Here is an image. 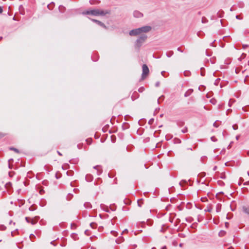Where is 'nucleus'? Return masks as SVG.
Returning a JSON list of instances; mask_svg holds the SVG:
<instances>
[{
    "label": "nucleus",
    "mask_w": 249,
    "mask_h": 249,
    "mask_svg": "<svg viewBox=\"0 0 249 249\" xmlns=\"http://www.w3.org/2000/svg\"><path fill=\"white\" fill-rule=\"evenodd\" d=\"M164 99V95H161L160 97L159 98V99H158V102L159 104L160 103V102L163 101V100Z\"/></svg>",
    "instance_id": "21"
},
{
    "label": "nucleus",
    "mask_w": 249,
    "mask_h": 249,
    "mask_svg": "<svg viewBox=\"0 0 249 249\" xmlns=\"http://www.w3.org/2000/svg\"><path fill=\"white\" fill-rule=\"evenodd\" d=\"M219 80H220V79H219V78H217V79H216V80L215 81L214 84H215V85H218V82H219Z\"/></svg>",
    "instance_id": "49"
},
{
    "label": "nucleus",
    "mask_w": 249,
    "mask_h": 249,
    "mask_svg": "<svg viewBox=\"0 0 249 249\" xmlns=\"http://www.w3.org/2000/svg\"><path fill=\"white\" fill-rule=\"evenodd\" d=\"M55 176L57 179H58L61 177V174L60 172H56L55 174Z\"/></svg>",
    "instance_id": "22"
},
{
    "label": "nucleus",
    "mask_w": 249,
    "mask_h": 249,
    "mask_svg": "<svg viewBox=\"0 0 249 249\" xmlns=\"http://www.w3.org/2000/svg\"><path fill=\"white\" fill-rule=\"evenodd\" d=\"M177 50L179 52H180L181 53L183 52V51L181 49V48L180 47H178V49H177Z\"/></svg>",
    "instance_id": "59"
},
{
    "label": "nucleus",
    "mask_w": 249,
    "mask_h": 249,
    "mask_svg": "<svg viewBox=\"0 0 249 249\" xmlns=\"http://www.w3.org/2000/svg\"><path fill=\"white\" fill-rule=\"evenodd\" d=\"M211 211H212V208H208L207 209L205 210V212H211Z\"/></svg>",
    "instance_id": "54"
},
{
    "label": "nucleus",
    "mask_w": 249,
    "mask_h": 249,
    "mask_svg": "<svg viewBox=\"0 0 249 249\" xmlns=\"http://www.w3.org/2000/svg\"><path fill=\"white\" fill-rule=\"evenodd\" d=\"M90 227H91L92 228H93V229H95V228H96V227H97V224H96V223H93V222L91 223H90Z\"/></svg>",
    "instance_id": "29"
},
{
    "label": "nucleus",
    "mask_w": 249,
    "mask_h": 249,
    "mask_svg": "<svg viewBox=\"0 0 249 249\" xmlns=\"http://www.w3.org/2000/svg\"><path fill=\"white\" fill-rule=\"evenodd\" d=\"M243 212L249 215V206H244L242 207Z\"/></svg>",
    "instance_id": "10"
},
{
    "label": "nucleus",
    "mask_w": 249,
    "mask_h": 249,
    "mask_svg": "<svg viewBox=\"0 0 249 249\" xmlns=\"http://www.w3.org/2000/svg\"><path fill=\"white\" fill-rule=\"evenodd\" d=\"M89 3L90 4H98L100 3V1L99 0H89Z\"/></svg>",
    "instance_id": "15"
},
{
    "label": "nucleus",
    "mask_w": 249,
    "mask_h": 249,
    "mask_svg": "<svg viewBox=\"0 0 249 249\" xmlns=\"http://www.w3.org/2000/svg\"><path fill=\"white\" fill-rule=\"evenodd\" d=\"M225 164H226V166H231V163H230V162H226V163H225Z\"/></svg>",
    "instance_id": "63"
},
{
    "label": "nucleus",
    "mask_w": 249,
    "mask_h": 249,
    "mask_svg": "<svg viewBox=\"0 0 249 249\" xmlns=\"http://www.w3.org/2000/svg\"><path fill=\"white\" fill-rule=\"evenodd\" d=\"M201 72L200 74L201 76H203L205 75V69L203 67L200 68Z\"/></svg>",
    "instance_id": "24"
},
{
    "label": "nucleus",
    "mask_w": 249,
    "mask_h": 249,
    "mask_svg": "<svg viewBox=\"0 0 249 249\" xmlns=\"http://www.w3.org/2000/svg\"><path fill=\"white\" fill-rule=\"evenodd\" d=\"M152 224V222L151 221V220L148 219L147 220V225H149V226H150Z\"/></svg>",
    "instance_id": "48"
},
{
    "label": "nucleus",
    "mask_w": 249,
    "mask_h": 249,
    "mask_svg": "<svg viewBox=\"0 0 249 249\" xmlns=\"http://www.w3.org/2000/svg\"><path fill=\"white\" fill-rule=\"evenodd\" d=\"M35 237H36V236L34 234H31L30 235V238L31 239V240H33Z\"/></svg>",
    "instance_id": "50"
},
{
    "label": "nucleus",
    "mask_w": 249,
    "mask_h": 249,
    "mask_svg": "<svg viewBox=\"0 0 249 249\" xmlns=\"http://www.w3.org/2000/svg\"><path fill=\"white\" fill-rule=\"evenodd\" d=\"M160 82H159V81H158V82H157L156 83V84H155V86H156V87H158L160 86Z\"/></svg>",
    "instance_id": "52"
},
{
    "label": "nucleus",
    "mask_w": 249,
    "mask_h": 249,
    "mask_svg": "<svg viewBox=\"0 0 249 249\" xmlns=\"http://www.w3.org/2000/svg\"><path fill=\"white\" fill-rule=\"evenodd\" d=\"M19 11L21 14L24 15V14H25L24 8L22 5H20L19 6Z\"/></svg>",
    "instance_id": "16"
},
{
    "label": "nucleus",
    "mask_w": 249,
    "mask_h": 249,
    "mask_svg": "<svg viewBox=\"0 0 249 249\" xmlns=\"http://www.w3.org/2000/svg\"><path fill=\"white\" fill-rule=\"evenodd\" d=\"M11 186H12V184L10 182H8L6 184H5V187L7 189H9L11 187Z\"/></svg>",
    "instance_id": "30"
},
{
    "label": "nucleus",
    "mask_w": 249,
    "mask_h": 249,
    "mask_svg": "<svg viewBox=\"0 0 249 249\" xmlns=\"http://www.w3.org/2000/svg\"><path fill=\"white\" fill-rule=\"evenodd\" d=\"M165 73L166 72L165 71H161V74L163 76L166 77V76L165 75Z\"/></svg>",
    "instance_id": "55"
},
{
    "label": "nucleus",
    "mask_w": 249,
    "mask_h": 249,
    "mask_svg": "<svg viewBox=\"0 0 249 249\" xmlns=\"http://www.w3.org/2000/svg\"><path fill=\"white\" fill-rule=\"evenodd\" d=\"M9 149L11 150H13V151H15L16 153H18L19 152V150L15 147H11Z\"/></svg>",
    "instance_id": "31"
},
{
    "label": "nucleus",
    "mask_w": 249,
    "mask_h": 249,
    "mask_svg": "<svg viewBox=\"0 0 249 249\" xmlns=\"http://www.w3.org/2000/svg\"><path fill=\"white\" fill-rule=\"evenodd\" d=\"M193 92V89H189L185 93L184 96L185 97L189 96Z\"/></svg>",
    "instance_id": "12"
},
{
    "label": "nucleus",
    "mask_w": 249,
    "mask_h": 249,
    "mask_svg": "<svg viewBox=\"0 0 249 249\" xmlns=\"http://www.w3.org/2000/svg\"><path fill=\"white\" fill-rule=\"evenodd\" d=\"M174 140L175 141V143H180L181 142V140L178 138H175Z\"/></svg>",
    "instance_id": "37"
},
{
    "label": "nucleus",
    "mask_w": 249,
    "mask_h": 249,
    "mask_svg": "<svg viewBox=\"0 0 249 249\" xmlns=\"http://www.w3.org/2000/svg\"><path fill=\"white\" fill-rule=\"evenodd\" d=\"M249 46L248 45H243V49H245L247 47H248Z\"/></svg>",
    "instance_id": "64"
},
{
    "label": "nucleus",
    "mask_w": 249,
    "mask_h": 249,
    "mask_svg": "<svg viewBox=\"0 0 249 249\" xmlns=\"http://www.w3.org/2000/svg\"><path fill=\"white\" fill-rule=\"evenodd\" d=\"M39 217L37 216L35 217L34 218H31L29 217H26L25 220L28 223H31L32 224L34 225L37 223V221L39 220Z\"/></svg>",
    "instance_id": "3"
},
{
    "label": "nucleus",
    "mask_w": 249,
    "mask_h": 249,
    "mask_svg": "<svg viewBox=\"0 0 249 249\" xmlns=\"http://www.w3.org/2000/svg\"><path fill=\"white\" fill-rule=\"evenodd\" d=\"M210 102L212 104H213V105H215L216 104V100L215 99L213 98V99L210 100Z\"/></svg>",
    "instance_id": "39"
},
{
    "label": "nucleus",
    "mask_w": 249,
    "mask_h": 249,
    "mask_svg": "<svg viewBox=\"0 0 249 249\" xmlns=\"http://www.w3.org/2000/svg\"><path fill=\"white\" fill-rule=\"evenodd\" d=\"M89 19H91L93 22L96 23L98 25L102 27L104 29H107V28L106 26V25L104 23L102 22L101 21H100L99 20H96V19H92V18H89Z\"/></svg>",
    "instance_id": "7"
},
{
    "label": "nucleus",
    "mask_w": 249,
    "mask_h": 249,
    "mask_svg": "<svg viewBox=\"0 0 249 249\" xmlns=\"http://www.w3.org/2000/svg\"><path fill=\"white\" fill-rule=\"evenodd\" d=\"M164 231V229L163 227H161L160 228V232H163Z\"/></svg>",
    "instance_id": "57"
},
{
    "label": "nucleus",
    "mask_w": 249,
    "mask_h": 249,
    "mask_svg": "<svg viewBox=\"0 0 249 249\" xmlns=\"http://www.w3.org/2000/svg\"><path fill=\"white\" fill-rule=\"evenodd\" d=\"M129 127H130V125L127 123H124L122 124V127L123 130H126V129L129 128Z\"/></svg>",
    "instance_id": "11"
},
{
    "label": "nucleus",
    "mask_w": 249,
    "mask_h": 249,
    "mask_svg": "<svg viewBox=\"0 0 249 249\" xmlns=\"http://www.w3.org/2000/svg\"><path fill=\"white\" fill-rule=\"evenodd\" d=\"M99 167H100V166H99V165L94 166L93 167V169H94L95 170H97V171H100V169H99ZM101 171H102V169H101Z\"/></svg>",
    "instance_id": "40"
},
{
    "label": "nucleus",
    "mask_w": 249,
    "mask_h": 249,
    "mask_svg": "<svg viewBox=\"0 0 249 249\" xmlns=\"http://www.w3.org/2000/svg\"><path fill=\"white\" fill-rule=\"evenodd\" d=\"M97 11L98 12V16H105L107 14H110L111 13L110 10H102L98 9Z\"/></svg>",
    "instance_id": "6"
},
{
    "label": "nucleus",
    "mask_w": 249,
    "mask_h": 249,
    "mask_svg": "<svg viewBox=\"0 0 249 249\" xmlns=\"http://www.w3.org/2000/svg\"><path fill=\"white\" fill-rule=\"evenodd\" d=\"M111 142H113V143H114L115 142H116V137L115 135H111Z\"/></svg>",
    "instance_id": "23"
},
{
    "label": "nucleus",
    "mask_w": 249,
    "mask_h": 249,
    "mask_svg": "<svg viewBox=\"0 0 249 249\" xmlns=\"http://www.w3.org/2000/svg\"><path fill=\"white\" fill-rule=\"evenodd\" d=\"M109 127V125L108 124L105 125L103 128L102 130L104 132H106L107 131V129Z\"/></svg>",
    "instance_id": "27"
},
{
    "label": "nucleus",
    "mask_w": 249,
    "mask_h": 249,
    "mask_svg": "<svg viewBox=\"0 0 249 249\" xmlns=\"http://www.w3.org/2000/svg\"><path fill=\"white\" fill-rule=\"evenodd\" d=\"M39 217L37 216L35 217L34 218H31L29 217H26L25 220L28 223H31L32 224L34 225L37 223V221L39 220Z\"/></svg>",
    "instance_id": "4"
},
{
    "label": "nucleus",
    "mask_w": 249,
    "mask_h": 249,
    "mask_svg": "<svg viewBox=\"0 0 249 249\" xmlns=\"http://www.w3.org/2000/svg\"><path fill=\"white\" fill-rule=\"evenodd\" d=\"M242 109L245 111L247 112L249 111V106H246L242 107Z\"/></svg>",
    "instance_id": "25"
},
{
    "label": "nucleus",
    "mask_w": 249,
    "mask_h": 249,
    "mask_svg": "<svg viewBox=\"0 0 249 249\" xmlns=\"http://www.w3.org/2000/svg\"><path fill=\"white\" fill-rule=\"evenodd\" d=\"M232 143H233V142H231V143H230V144L228 145V146L227 148H228V149H230V148L231 147V145H232Z\"/></svg>",
    "instance_id": "56"
},
{
    "label": "nucleus",
    "mask_w": 249,
    "mask_h": 249,
    "mask_svg": "<svg viewBox=\"0 0 249 249\" xmlns=\"http://www.w3.org/2000/svg\"><path fill=\"white\" fill-rule=\"evenodd\" d=\"M86 179L87 181H91L93 179V177L90 174H87L86 176Z\"/></svg>",
    "instance_id": "14"
},
{
    "label": "nucleus",
    "mask_w": 249,
    "mask_h": 249,
    "mask_svg": "<svg viewBox=\"0 0 249 249\" xmlns=\"http://www.w3.org/2000/svg\"><path fill=\"white\" fill-rule=\"evenodd\" d=\"M207 159V157L206 156H203L201 158V161L203 163H204L205 160Z\"/></svg>",
    "instance_id": "34"
},
{
    "label": "nucleus",
    "mask_w": 249,
    "mask_h": 249,
    "mask_svg": "<svg viewBox=\"0 0 249 249\" xmlns=\"http://www.w3.org/2000/svg\"><path fill=\"white\" fill-rule=\"evenodd\" d=\"M97 9H93L91 10H87L85 12H83L82 14L83 15H91L95 16H98V12Z\"/></svg>",
    "instance_id": "5"
},
{
    "label": "nucleus",
    "mask_w": 249,
    "mask_h": 249,
    "mask_svg": "<svg viewBox=\"0 0 249 249\" xmlns=\"http://www.w3.org/2000/svg\"><path fill=\"white\" fill-rule=\"evenodd\" d=\"M201 21H202V23H206L208 22V20L205 17H203L202 18Z\"/></svg>",
    "instance_id": "28"
},
{
    "label": "nucleus",
    "mask_w": 249,
    "mask_h": 249,
    "mask_svg": "<svg viewBox=\"0 0 249 249\" xmlns=\"http://www.w3.org/2000/svg\"><path fill=\"white\" fill-rule=\"evenodd\" d=\"M3 12L2 7L0 6V14L2 13Z\"/></svg>",
    "instance_id": "62"
},
{
    "label": "nucleus",
    "mask_w": 249,
    "mask_h": 249,
    "mask_svg": "<svg viewBox=\"0 0 249 249\" xmlns=\"http://www.w3.org/2000/svg\"><path fill=\"white\" fill-rule=\"evenodd\" d=\"M13 161V159H10V160H8V166H9V168L10 169H13V167H12V166L11 165V161Z\"/></svg>",
    "instance_id": "32"
},
{
    "label": "nucleus",
    "mask_w": 249,
    "mask_h": 249,
    "mask_svg": "<svg viewBox=\"0 0 249 249\" xmlns=\"http://www.w3.org/2000/svg\"><path fill=\"white\" fill-rule=\"evenodd\" d=\"M206 175L205 172H200L198 175H197V178L196 179V180L197 182H201V178L205 177Z\"/></svg>",
    "instance_id": "9"
},
{
    "label": "nucleus",
    "mask_w": 249,
    "mask_h": 249,
    "mask_svg": "<svg viewBox=\"0 0 249 249\" xmlns=\"http://www.w3.org/2000/svg\"><path fill=\"white\" fill-rule=\"evenodd\" d=\"M176 124L178 127H182L184 125L185 123L181 120H177L176 121Z\"/></svg>",
    "instance_id": "13"
},
{
    "label": "nucleus",
    "mask_w": 249,
    "mask_h": 249,
    "mask_svg": "<svg viewBox=\"0 0 249 249\" xmlns=\"http://www.w3.org/2000/svg\"><path fill=\"white\" fill-rule=\"evenodd\" d=\"M152 27L146 25L138 28L131 30L129 32L130 36H137L140 35L135 42V47L139 49L148 38L146 35L143 33H147L151 31Z\"/></svg>",
    "instance_id": "1"
},
{
    "label": "nucleus",
    "mask_w": 249,
    "mask_h": 249,
    "mask_svg": "<svg viewBox=\"0 0 249 249\" xmlns=\"http://www.w3.org/2000/svg\"><path fill=\"white\" fill-rule=\"evenodd\" d=\"M213 126L215 127H217L218 126V125L217 124L216 122H215L213 124Z\"/></svg>",
    "instance_id": "53"
},
{
    "label": "nucleus",
    "mask_w": 249,
    "mask_h": 249,
    "mask_svg": "<svg viewBox=\"0 0 249 249\" xmlns=\"http://www.w3.org/2000/svg\"><path fill=\"white\" fill-rule=\"evenodd\" d=\"M174 54V52L173 51H170L166 53V55L168 57H170Z\"/></svg>",
    "instance_id": "19"
},
{
    "label": "nucleus",
    "mask_w": 249,
    "mask_h": 249,
    "mask_svg": "<svg viewBox=\"0 0 249 249\" xmlns=\"http://www.w3.org/2000/svg\"><path fill=\"white\" fill-rule=\"evenodd\" d=\"M232 128L234 130H237L238 128V126L237 124H234L232 125Z\"/></svg>",
    "instance_id": "41"
},
{
    "label": "nucleus",
    "mask_w": 249,
    "mask_h": 249,
    "mask_svg": "<svg viewBox=\"0 0 249 249\" xmlns=\"http://www.w3.org/2000/svg\"><path fill=\"white\" fill-rule=\"evenodd\" d=\"M184 74L185 76H189L191 75V72L190 71H185L184 72Z\"/></svg>",
    "instance_id": "33"
},
{
    "label": "nucleus",
    "mask_w": 249,
    "mask_h": 249,
    "mask_svg": "<svg viewBox=\"0 0 249 249\" xmlns=\"http://www.w3.org/2000/svg\"><path fill=\"white\" fill-rule=\"evenodd\" d=\"M225 22H226V20L224 19L220 20V22H221L222 26H226V24L225 23Z\"/></svg>",
    "instance_id": "35"
},
{
    "label": "nucleus",
    "mask_w": 249,
    "mask_h": 249,
    "mask_svg": "<svg viewBox=\"0 0 249 249\" xmlns=\"http://www.w3.org/2000/svg\"><path fill=\"white\" fill-rule=\"evenodd\" d=\"M54 5V3L53 2H52L51 3L48 5L47 7L49 9H52Z\"/></svg>",
    "instance_id": "26"
},
{
    "label": "nucleus",
    "mask_w": 249,
    "mask_h": 249,
    "mask_svg": "<svg viewBox=\"0 0 249 249\" xmlns=\"http://www.w3.org/2000/svg\"><path fill=\"white\" fill-rule=\"evenodd\" d=\"M201 33H202V34H203V33H202V32H201V31H200V32H198V33H197V36H201Z\"/></svg>",
    "instance_id": "60"
},
{
    "label": "nucleus",
    "mask_w": 249,
    "mask_h": 249,
    "mask_svg": "<svg viewBox=\"0 0 249 249\" xmlns=\"http://www.w3.org/2000/svg\"><path fill=\"white\" fill-rule=\"evenodd\" d=\"M35 210V209L33 208V207H31L29 208V210L31 211H34Z\"/></svg>",
    "instance_id": "61"
},
{
    "label": "nucleus",
    "mask_w": 249,
    "mask_h": 249,
    "mask_svg": "<svg viewBox=\"0 0 249 249\" xmlns=\"http://www.w3.org/2000/svg\"><path fill=\"white\" fill-rule=\"evenodd\" d=\"M143 16V14L139 11L135 10L133 12V16L136 18H142Z\"/></svg>",
    "instance_id": "8"
},
{
    "label": "nucleus",
    "mask_w": 249,
    "mask_h": 249,
    "mask_svg": "<svg viewBox=\"0 0 249 249\" xmlns=\"http://www.w3.org/2000/svg\"><path fill=\"white\" fill-rule=\"evenodd\" d=\"M224 12L222 10H219L217 13V16L219 17V18H222L224 16Z\"/></svg>",
    "instance_id": "17"
},
{
    "label": "nucleus",
    "mask_w": 249,
    "mask_h": 249,
    "mask_svg": "<svg viewBox=\"0 0 249 249\" xmlns=\"http://www.w3.org/2000/svg\"><path fill=\"white\" fill-rule=\"evenodd\" d=\"M211 139L213 142H216L217 141V139L214 136L212 137L211 138Z\"/></svg>",
    "instance_id": "46"
},
{
    "label": "nucleus",
    "mask_w": 249,
    "mask_h": 249,
    "mask_svg": "<svg viewBox=\"0 0 249 249\" xmlns=\"http://www.w3.org/2000/svg\"><path fill=\"white\" fill-rule=\"evenodd\" d=\"M154 119L153 118H152L151 119H150L148 121V124H153V123H154Z\"/></svg>",
    "instance_id": "43"
},
{
    "label": "nucleus",
    "mask_w": 249,
    "mask_h": 249,
    "mask_svg": "<svg viewBox=\"0 0 249 249\" xmlns=\"http://www.w3.org/2000/svg\"><path fill=\"white\" fill-rule=\"evenodd\" d=\"M66 10V8L63 5H60L59 6V10L61 13H64Z\"/></svg>",
    "instance_id": "18"
},
{
    "label": "nucleus",
    "mask_w": 249,
    "mask_h": 249,
    "mask_svg": "<svg viewBox=\"0 0 249 249\" xmlns=\"http://www.w3.org/2000/svg\"><path fill=\"white\" fill-rule=\"evenodd\" d=\"M62 169L64 170H67L69 168H70V165L68 164H64L62 166Z\"/></svg>",
    "instance_id": "20"
},
{
    "label": "nucleus",
    "mask_w": 249,
    "mask_h": 249,
    "mask_svg": "<svg viewBox=\"0 0 249 249\" xmlns=\"http://www.w3.org/2000/svg\"><path fill=\"white\" fill-rule=\"evenodd\" d=\"M142 80H144L146 76L148 74L149 70V68L146 64H143L142 67Z\"/></svg>",
    "instance_id": "2"
},
{
    "label": "nucleus",
    "mask_w": 249,
    "mask_h": 249,
    "mask_svg": "<svg viewBox=\"0 0 249 249\" xmlns=\"http://www.w3.org/2000/svg\"><path fill=\"white\" fill-rule=\"evenodd\" d=\"M129 118H131V116H130L129 115H127L126 116H124V119L125 120H128V119Z\"/></svg>",
    "instance_id": "51"
},
{
    "label": "nucleus",
    "mask_w": 249,
    "mask_h": 249,
    "mask_svg": "<svg viewBox=\"0 0 249 249\" xmlns=\"http://www.w3.org/2000/svg\"><path fill=\"white\" fill-rule=\"evenodd\" d=\"M6 229V227L4 225H0V230L1 231H4Z\"/></svg>",
    "instance_id": "42"
},
{
    "label": "nucleus",
    "mask_w": 249,
    "mask_h": 249,
    "mask_svg": "<svg viewBox=\"0 0 249 249\" xmlns=\"http://www.w3.org/2000/svg\"><path fill=\"white\" fill-rule=\"evenodd\" d=\"M142 201V199H139L138 200V204L139 207L142 206V203L141 202Z\"/></svg>",
    "instance_id": "44"
},
{
    "label": "nucleus",
    "mask_w": 249,
    "mask_h": 249,
    "mask_svg": "<svg viewBox=\"0 0 249 249\" xmlns=\"http://www.w3.org/2000/svg\"><path fill=\"white\" fill-rule=\"evenodd\" d=\"M4 135L3 133L0 132V138L3 137Z\"/></svg>",
    "instance_id": "58"
},
{
    "label": "nucleus",
    "mask_w": 249,
    "mask_h": 249,
    "mask_svg": "<svg viewBox=\"0 0 249 249\" xmlns=\"http://www.w3.org/2000/svg\"><path fill=\"white\" fill-rule=\"evenodd\" d=\"M181 132L183 133H185L188 132V128L187 127H185L183 129L181 130Z\"/></svg>",
    "instance_id": "36"
},
{
    "label": "nucleus",
    "mask_w": 249,
    "mask_h": 249,
    "mask_svg": "<svg viewBox=\"0 0 249 249\" xmlns=\"http://www.w3.org/2000/svg\"><path fill=\"white\" fill-rule=\"evenodd\" d=\"M144 88L143 87H141L138 89V91L140 92H142L144 90Z\"/></svg>",
    "instance_id": "38"
},
{
    "label": "nucleus",
    "mask_w": 249,
    "mask_h": 249,
    "mask_svg": "<svg viewBox=\"0 0 249 249\" xmlns=\"http://www.w3.org/2000/svg\"><path fill=\"white\" fill-rule=\"evenodd\" d=\"M206 54L207 56H210L212 55V53H209L208 50H207L206 51Z\"/></svg>",
    "instance_id": "47"
},
{
    "label": "nucleus",
    "mask_w": 249,
    "mask_h": 249,
    "mask_svg": "<svg viewBox=\"0 0 249 249\" xmlns=\"http://www.w3.org/2000/svg\"><path fill=\"white\" fill-rule=\"evenodd\" d=\"M212 94H213L212 92L208 93L206 95V97L208 98H210Z\"/></svg>",
    "instance_id": "45"
}]
</instances>
